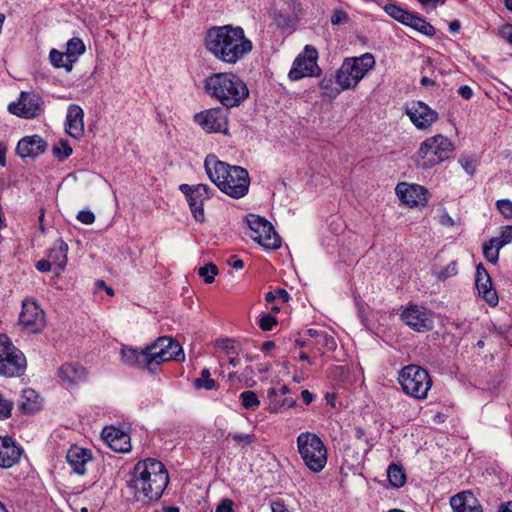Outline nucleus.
I'll list each match as a JSON object with an SVG mask.
<instances>
[{"mask_svg": "<svg viewBox=\"0 0 512 512\" xmlns=\"http://www.w3.org/2000/svg\"><path fill=\"white\" fill-rule=\"evenodd\" d=\"M206 50L218 61L235 64L253 48L242 27L233 25L213 26L204 38Z\"/></svg>", "mask_w": 512, "mask_h": 512, "instance_id": "1", "label": "nucleus"}, {"mask_svg": "<svg viewBox=\"0 0 512 512\" xmlns=\"http://www.w3.org/2000/svg\"><path fill=\"white\" fill-rule=\"evenodd\" d=\"M272 512H291L282 501H274L271 503Z\"/></svg>", "mask_w": 512, "mask_h": 512, "instance_id": "60", "label": "nucleus"}, {"mask_svg": "<svg viewBox=\"0 0 512 512\" xmlns=\"http://www.w3.org/2000/svg\"><path fill=\"white\" fill-rule=\"evenodd\" d=\"M66 52H60L57 49H52L49 53V59L51 64L56 68H64L67 72L72 71L73 62L67 58Z\"/></svg>", "mask_w": 512, "mask_h": 512, "instance_id": "32", "label": "nucleus"}, {"mask_svg": "<svg viewBox=\"0 0 512 512\" xmlns=\"http://www.w3.org/2000/svg\"><path fill=\"white\" fill-rule=\"evenodd\" d=\"M458 94L465 100H469L473 96V90L468 85H463L459 87Z\"/></svg>", "mask_w": 512, "mask_h": 512, "instance_id": "55", "label": "nucleus"}, {"mask_svg": "<svg viewBox=\"0 0 512 512\" xmlns=\"http://www.w3.org/2000/svg\"><path fill=\"white\" fill-rule=\"evenodd\" d=\"M268 398H269V410L270 412L277 413L283 408L282 400L278 397V391L275 388H270L268 390Z\"/></svg>", "mask_w": 512, "mask_h": 512, "instance_id": "40", "label": "nucleus"}, {"mask_svg": "<svg viewBox=\"0 0 512 512\" xmlns=\"http://www.w3.org/2000/svg\"><path fill=\"white\" fill-rule=\"evenodd\" d=\"M317 344H320L322 347L326 348L329 351L336 349V341L334 337L323 332L317 340Z\"/></svg>", "mask_w": 512, "mask_h": 512, "instance_id": "42", "label": "nucleus"}, {"mask_svg": "<svg viewBox=\"0 0 512 512\" xmlns=\"http://www.w3.org/2000/svg\"><path fill=\"white\" fill-rule=\"evenodd\" d=\"M58 377L66 388H74L85 381L86 371L78 364L65 363L59 367Z\"/></svg>", "mask_w": 512, "mask_h": 512, "instance_id": "23", "label": "nucleus"}, {"mask_svg": "<svg viewBox=\"0 0 512 512\" xmlns=\"http://www.w3.org/2000/svg\"><path fill=\"white\" fill-rule=\"evenodd\" d=\"M46 141L39 135H31L22 138L16 147V153L21 158H35L45 152Z\"/></svg>", "mask_w": 512, "mask_h": 512, "instance_id": "21", "label": "nucleus"}, {"mask_svg": "<svg viewBox=\"0 0 512 512\" xmlns=\"http://www.w3.org/2000/svg\"><path fill=\"white\" fill-rule=\"evenodd\" d=\"M204 166L209 179L223 193L235 199L242 198L248 193L250 177L243 167L229 165L218 160L215 155H208Z\"/></svg>", "mask_w": 512, "mask_h": 512, "instance_id": "3", "label": "nucleus"}, {"mask_svg": "<svg viewBox=\"0 0 512 512\" xmlns=\"http://www.w3.org/2000/svg\"><path fill=\"white\" fill-rule=\"evenodd\" d=\"M453 512H483L482 506L470 491L460 492L450 499Z\"/></svg>", "mask_w": 512, "mask_h": 512, "instance_id": "26", "label": "nucleus"}, {"mask_svg": "<svg viewBox=\"0 0 512 512\" xmlns=\"http://www.w3.org/2000/svg\"><path fill=\"white\" fill-rule=\"evenodd\" d=\"M404 25L409 26L427 36H434L436 33L435 28L430 23H428L424 18L411 12Z\"/></svg>", "mask_w": 512, "mask_h": 512, "instance_id": "31", "label": "nucleus"}, {"mask_svg": "<svg viewBox=\"0 0 512 512\" xmlns=\"http://www.w3.org/2000/svg\"><path fill=\"white\" fill-rule=\"evenodd\" d=\"M374 65L375 59L370 53H365L360 57L347 58L336 73V83L341 90L353 89Z\"/></svg>", "mask_w": 512, "mask_h": 512, "instance_id": "7", "label": "nucleus"}, {"mask_svg": "<svg viewBox=\"0 0 512 512\" xmlns=\"http://www.w3.org/2000/svg\"><path fill=\"white\" fill-rule=\"evenodd\" d=\"M215 512H234L233 502L230 499H223L217 506Z\"/></svg>", "mask_w": 512, "mask_h": 512, "instance_id": "52", "label": "nucleus"}, {"mask_svg": "<svg viewBox=\"0 0 512 512\" xmlns=\"http://www.w3.org/2000/svg\"><path fill=\"white\" fill-rule=\"evenodd\" d=\"M194 121L206 133H223L228 131V117L222 108H212L194 115Z\"/></svg>", "mask_w": 512, "mask_h": 512, "instance_id": "14", "label": "nucleus"}, {"mask_svg": "<svg viewBox=\"0 0 512 512\" xmlns=\"http://www.w3.org/2000/svg\"><path fill=\"white\" fill-rule=\"evenodd\" d=\"M398 382L407 395L419 400L427 398L432 386L429 373L418 365L403 367L399 372Z\"/></svg>", "mask_w": 512, "mask_h": 512, "instance_id": "8", "label": "nucleus"}, {"mask_svg": "<svg viewBox=\"0 0 512 512\" xmlns=\"http://www.w3.org/2000/svg\"><path fill=\"white\" fill-rule=\"evenodd\" d=\"M205 90L227 108L239 106L249 95L246 84L233 73L212 74L205 80Z\"/></svg>", "mask_w": 512, "mask_h": 512, "instance_id": "4", "label": "nucleus"}, {"mask_svg": "<svg viewBox=\"0 0 512 512\" xmlns=\"http://www.w3.org/2000/svg\"><path fill=\"white\" fill-rule=\"evenodd\" d=\"M384 11L396 21L405 24L410 12L395 5V4H387L384 7Z\"/></svg>", "mask_w": 512, "mask_h": 512, "instance_id": "35", "label": "nucleus"}, {"mask_svg": "<svg viewBox=\"0 0 512 512\" xmlns=\"http://www.w3.org/2000/svg\"><path fill=\"white\" fill-rule=\"evenodd\" d=\"M276 319L270 314L263 315L259 320V326L263 331H270L276 325Z\"/></svg>", "mask_w": 512, "mask_h": 512, "instance_id": "47", "label": "nucleus"}, {"mask_svg": "<svg viewBox=\"0 0 512 512\" xmlns=\"http://www.w3.org/2000/svg\"><path fill=\"white\" fill-rule=\"evenodd\" d=\"M147 353L150 363V371L154 367L170 360H184V354L180 344L171 337H159L151 345H147Z\"/></svg>", "mask_w": 512, "mask_h": 512, "instance_id": "10", "label": "nucleus"}, {"mask_svg": "<svg viewBox=\"0 0 512 512\" xmlns=\"http://www.w3.org/2000/svg\"><path fill=\"white\" fill-rule=\"evenodd\" d=\"M68 245L62 239H57L48 253L51 264L59 270H63L67 264Z\"/></svg>", "mask_w": 512, "mask_h": 512, "instance_id": "30", "label": "nucleus"}, {"mask_svg": "<svg viewBox=\"0 0 512 512\" xmlns=\"http://www.w3.org/2000/svg\"><path fill=\"white\" fill-rule=\"evenodd\" d=\"M395 191L399 199L409 207L418 206L427 201V189L417 184L399 183Z\"/></svg>", "mask_w": 512, "mask_h": 512, "instance_id": "18", "label": "nucleus"}, {"mask_svg": "<svg viewBox=\"0 0 512 512\" xmlns=\"http://www.w3.org/2000/svg\"><path fill=\"white\" fill-rule=\"evenodd\" d=\"M438 222L442 225V226H445V227H453L456 225V222L454 221V219L447 213V212H443L440 216H439V220Z\"/></svg>", "mask_w": 512, "mask_h": 512, "instance_id": "53", "label": "nucleus"}, {"mask_svg": "<svg viewBox=\"0 0 512 512\" xmlns=\"http://www.w3.org/2000/svg\"><path fill=\"white\" fill-rule=\"evenodd\" d=\"M496 206L499 210V212L505 217V218H511L512 217V201L509 199H500L496 202Z\"/></svg>", "mask_w": 512, "mask_h": 512, "instance_id": "41", "label": "nucleus"}, {"mask_svg": "<svg viewBox=\"0 0 512 512\" xmlns=\"http://www.w3.org/2000/svg\"><path fill=\"white\" fill-rule=\"evenodd\" d=\"M457 272L458 270L456 262H451L438 273L437 278L444 281L449 277L455 276Z\"/></svg>", "mask_w": 512, "mask_h": 512, "instance_id": "45", "label": "nucleus"}, {"mask_svg": "<svg viewBox=\"0 0 512 512\" xmlns=\"http://www.w3.org/2000/svg\"><path fill=\"white\" fill-rule=\"evenodd\" d=\"M488 243L493 247L495 248L496 250H500L502 247H504L505 245H507V241H504V239L499 236V237H495V238H492L488 241Z\"/></svg>", "mask_w": 512, "mask_h": 512, "instance_id": "58", "label": "nucleus"}, {"mask_svg": "<svg viewBox=\"0 0 512 512\" xmlns=\"http://www.w3.org/2000/svg\"><path fill=\"white\" fill-rule=\"evenodd\" d=\"M247 224L250 229L249 236L265 249L276 250L281 246L279 235L265 218L250 214L247 218Z\"/></svg>", "mask_w": 512, "mask_h": 512, "instance_id": "11", "label": "nucleus"}, {"mask_svg": "<svg viewBox=\"0 0 512 512\" xmlns=\"http://www.w3.org/2000/svg\"><path fill=\"white\" fill-rule=\"evenodd\" d=\"M19 324L23 330L32 334L39 333L45 328V313L34 300L25 299L22 302Z\"/></svg>", "mask_w": 512, "mask_h": 512, "instance_id": "13", "label": "nucleus"}, {"mask_svg": "<svg viewBox=\"0 0 512 512\" xmlns=\"http://www.w3.org/2000/svg\"><path fill=\"white\" fill-rule=\"evenodd\" d=\"M42 401L38 393L31 388L22 391L19 408L27 414H32L40 410Z\"/></svg>", "mask_w": 512, "mask_h": 512, "instance_id": "29", "label": "nucleus"}, {"mask_svg": "<svg viewBox=\"0 0 512 512\" xmlns=\"http://www.w3.org/2000/svg\"><path fill=\"white\" fill-rule=\"evenodd\" d=\"M454 151V145L447 137L437 134L425 139L414 155L416 165L430 169L448 160Z\"/></svg>", "mask_w": 512, "mask_h": 512, "instance_id": "5", "label": "nucleus"}, {"mask_svg": "<svg viewBox=\"0 0 512 512\" xmlns=\"http://www.w3.org/2000/svg\"><path fill=\"white\" fill-rule=\"evenodd\" d=\"M348 15L343 10H335L331 16V23L333 25L345 24L348 22Z\"/></svg>", "mask_w": 512, "mask_h": 512, "instance_id": "50", "label": "nucleus"}, {"mask_svg": "<svg viewBox=\"0 0 512 512\" xmlns=\"http://www.w3.org/2000/svg\"><path fill=\"white\" fill-rule=\"evenodd\" d=\"M499 512H512V501L501 504Z\"/></svg>", "mask_w": 512, "mask_h": 512, "instance_id": "64", "label": "nucleus"}, {"mask_svg": "<svg viewBox=\"0 0 512 512\" xmlns=\"http://www.w3.org/2000/svg\"><path fill=\"white\" fill-rule=\"evenodd\" d=\"M121 359L127 365L135 366L140 369H148L150 371L147 347L141 350L123 347L121 350Z\"/></svg>", "mask_w": 512, "mask_h": 512, "instance_id": "28", "label": "nucleus"}, {"mask_svg": "<svg viewBox=\"0 0 512 512\" xmlns=\"http://www.w3.org/2000/svg\"><path fill=\"white\" fill-rule=\"evenodd\" d=\"M102 438L115 452L126 453L131 450L130 436L118 428H104L102 431Z\"/></svg>", "mask_w": 512, "mask_h": 512, "instance_id": "19", "label": "nucleus"}, {"mask_svg": "<svg viewBox=\"0 0 512 512\" xmlns=\"http://www.w3.org/2000/svg\"><path fill=\"white\" fill-rule=\"evenodd\" d=\"M401 319L417 332H426L433 328V313L415 304H410L403 310Z\"/></svg>", "mask_w": 512, "mask_h": 512, "instance_id": "16", "label": "nucleus"}, {"mask_svg": "<svg viewBox=\"0 0 512 512\" xmlns=\"http://www.w3.org/2000/svg\"><path fill=\"white\" fill-rule=\"evenodd\" d=\"M194 385L197 389L204 388L206 390H213L217 388V384L215 380L211 378V374L208 369H203L201 371V376L195 379Z\"/></svg>", "mask_w": 512, "mask_h": 512, "instance_id": "36", "label": "nucleus"}, {"mask_svg": "<svg viewBox=\"0 0 512 512\" xmlns=\"http://www.w3.org/2000/svg\"><path fill=\"white\" fill-rule=\"evenodd\" d=\"M476 288L479 292V295L490 305L495 306L498 303V296L496 291L492 288L491 278L484 268V266L480 263L476 267Z\"/></svg>", "mask_w": 512, "mask_h": 512, "instance_id": "20", "label": "nucleus"}, {"mask_svg": "<svg viewBox=\"0 0 512 512\" xmlns=\"http://www.w3.org/2000/svg\"><path fill=\"white\" fill-rule=\"evenodd\" d=\"M276 298L281 299L283 302H288L290 299V296L286 290L281 289V288H279L275 291H270L265 295V300L267 302H272Z\"/></svg>", "mask_w": 512, "mask_h": 512, "instance_id": "43", "label": "nucleus"}, {"mask_svg": "<svg viewBox=\"0 0 512 512\" xmlns=\"http://www.w3.org/2000/svg\"><path fill=\"white\" fill-rule=\"evenodd\" d=\"M232 438L241 447H246L255 441L253 434L236 433L232 435Z\"/></svg>", "mask_w": 512, "mask_h": 512, "instance_id": "46", "label": "nucleus"}, {"mask_svg": "<svg viewBox=\"0 0 512 512\" xmlns=\"http://www.w3.org/2000/svg\"><path fill=\"white\" fill-rule=\"evenodd\" d=\"M317 50L312 46H305L304 53L296 57L288 77L292 81L300 80L304 77L316 76L320 69L317 65Z\"/></svg>", "mask_w": 512, "mask_h": 512, "instance_id": "12", "label": "nucleus"}, {"mask_svg": "<svg viewBox=\"0 0 512 512\" xmlns=\"http://www.w3.org/2000/svg\"><path fill=\"white\" fill-rule=\"evenodd\" d=\"M217 344L227 354L236 353V342L232 339H223L219 341Z\"/></svg>", "mask_w": 512, "mask_h": 512, "instance_id": "49", "label": "nucleus"}, {"mask_svg": "<svg viewBox=\"0 0 512 512\" xmlns=\"http://www.w3.org/2000/svg\"><path fill=\"white\" fill-rule=\"evenodd\" d=\"M77 220L85 225H91L95 221V215L90 210H82L77 214Z\"/></svg>", "mask_w": 512, "mask_h": 512, "instance_id": "48", "label": "nucleus"}, {"mask_svg": "<svg viewBox=\"0 0 512 512\" xmlns=\"http://www.w3.org/2000/svg\"><path fill=\"white\" fill-rule=\"evenodd\" d=\"M66 132L73 138L79 139L84 134V111L76 105L68 107L66 115Z\"/></svg>", "mask_w": 512, "mask_h": 512, "instance_id": "24", "label": "nucleus"}, {"mask_svg": "<svg viewBox=\"0 0 512 512\" xmlns=\"http://www.w3.org/2000/svg\"><path fill=\"white\" fill-rule=\"evenodd\" d=\"M227 263L234 269L240 270L244 267V262L239 259L237 256L233 255L228 260Z\"/></svg>", "mask_w": 512, "mask_h": 512, "instance_id": "59", "label": "nucleus"}, {"mask_svg": "<svg viewBox=\"0 0 512 512\" xmlns=\"http://www.w3.org/2000/svg\"><path fill=\"white\" fill-rule=\"evenodd\" d=\"M483 255L487 261L490 263H497L499 252L495 248H493L488 242H486L483 246Z\"/></svg>", "mask_w": 512, "mask_h": 512, "instance_id": "44", "label": "nucleus"}, {"mask_svg": "<svg viewBox=\"0 0 512 512\" xmlns=\"http://www.w3.org/2000/svg\"><path fill=\"white\" fill-rule=\"evenodd\" d=\"M405 112L416 128H429L438 119V113L422 101H412L406 105Z\"/></svg>", "mask_w": 512, "mask_h": 512, "instance_id": "17", "label": "nucleus"}, {"mask_svg": "<svg viewBox=\"0 0 512 512\" xmlns=\"http://www.w3.org/2000/svg\"><path fill=\"white\" fill-rule=\"evenodd\" d=\"M240 399L242 401V405L246 409H255L260 405L257 394L250 390L242 392L240 394Z\"/></svg>", "mask_w": 512, "mask_h": 512, "instance_id": "38", "label": "nucleus"}, {"mask_svg": "<svg viewBox=\"0 0 512 512\" xmlns=\"http://www.w3.org/2000/svg\"><path fill=\"white\" fill-rule=\"evenodd\" d=\"M209 186L206 184H198L195 186L194 192L187 198L191 213L197 222L205 221L204 202L210 198Z\"/></svg>", "mask_w": 512, "mask_h": 512, "instance_id": "22", "label": "nucleus"}, {"mask_svg": "<svg viewBox=\"0 0 512 512\" xmlns=\"http://www.w3.org/2000/svg\"><path fill=\"white\" fill-rule=\"evenodd\" d=\"M419 4L425 8H436L438 5H443L446 0H417Z\"/></svg>", "mask_w": 512, "mask_h": 512, "instance_id": "56", "label": "nucleus"}, {"mask_svg": "<svg viewBox=\"0 0 512 512\" xmlns=\"http://www.w3.org/2000/svg\"><path fill=\"white\" fill-rule=\"evenodd\" d=\"M180 191L188 198L190 195H192V192L195 190V186H190L188 184H181L179 186Z\"/></svg>", "mask_w": 512, "mask_h": 512, "instance_id": "62", "label": "nucleus"}, {"mask_svg": "<svg viewBox=\"0 0 512 512\" xmlns=\"http://www.w3.org/2000/svg\"><path fill=\"white\" fill-rule=\"evenodd\" d=\"M86 51L85 44L80 38L73 37L66 44L67 58L71 59L73 64L78 60L79 56Z\"/></svg>", "mask_w": 512, "mask_h": 512, "instance_id": "33", "label": "nucleus"}, {"mask_svg": "<svg viewBox=\"0 0 512 512\" xmlns=\"http://www.w3.org/2000/svg\"><path fill=\"white\" fill-rule=\"evenodd\" d=\"M168 482V472L163 463L147 458L135 465L129 487L138 501L150 503L162 496Z\"/></svg>", "mask_w": 512, "mask_h": 512, "instance_id": "2", "label": "nucleus"}, {"mask_svg": "<svg viewBox=\"0 0 512 512\" xmlns=\"http://www.w3.org/2000/svg\"><path fill=\"white\" fill-rule=\"evenodd\" d=\"M21 452L22 450L10 437L0 436V467H12L20 460Z\"/></svg>", "mask_w": 512, "mask_h": 512, "instance_id": "27", "label": "nucleus"}, {"mask_svg": "<svg viewBox=\"0 0 512 512\" xmlns=\"http://www.w3.org/2000/svg\"><path fill=\"white\" fill-rule=\"evenodd\" d=\"M66 459L75 473L83 475L87 470V464L92 461V454L88 449L72 446L67 451Z\"/></svg>", "mask_w": 512, "mask_h": 512, "instance_id": "25", "label": "nucleus"}, {"mask_svg": "<svg viewBox=\"0 0 512 512\" xmlns=\"http://www.w3.org/2000/svg\"><path fill=\"white\" fill-rule=\"evenodd\" d=\"M500 236L509 244L512 241V226H506Z\"/></svg>", "mask_w": 512, "mask_h": 512, "instance_id": "61", "label": "nucleus"}, {"mask_svg": "<svg viewBox=\"0 0 512 512\" xmlns=\"http://www.w3.org/2000/svg\"><path fill=\"white\" fill-rule=\"evenodd\" d=\"M459 163L468 174L472 175L475 172V163L473 160L469 158H460Z\"/></svg>", "mask_w": 512, "mask_h": 512, "instance_id": "51", "label": "nucleus"}, {"mask_svg": "<svg viewBox=\"0 0 512 512\" xmlns=\"http://www.w3.org/2000/svg\"><path fill=\"white\" fill-rule=\"evenodd\" d=\"M274 20L278 26H285L288 22V19L285 16H283L281 13L275 14Z\"/></svg>", "mask_w": 512, "mask_h": 512, "instance_id": "63", "label": "nucleus"}, {"mask_svg": "<svg viewBox=\"0 0 512 512\" xmlns=\"http://www.w3.org/2000/svg\"><path fill=\"white\" fill-rule=\"evenodd\" d=\"M52 152L57 159L63 161L72 154V147L67 140H60L53 146Z\"/></svg>", "mask_w": 512, "mask_h": 512, "instance_id": "37", "label": "nucleus"}, {"mask_svg": "<svg viewBox=\"0 0 512 512\" xmlns=\"http://www.w3.org/2000/svg\"><path fill=\"white\" fill-rule=\"evenodd\" d=\"M387 476L390 484L396 488L402 487L406 482V476L402 467L396 464L389 465Z\"/></svg>", "mask_w": 512, "mask_h": 512, "instance_id": "34", "label": "nucleus"}, {"mask_svg": "<svg viewBox=\"0 0 512 512\" xmlns=\"http://www.w3.org/2000/svg\"><path fill=\"white\" fill-rule=\"evenodd\" d=\"M8 110L16 116L32 119L43 112V100L34 92H21L18 101L10 103Z\"/></svg>", "mask_w": 512, "mask_h": 512, "instance_id": "15", "label": "nucleus"}, {"mask_svg": "<svg viewBox=\"0 0 512 512\" xmlns=\"http://www.w3.org/2000/svg\"><path fill=\"white\" fill-rule=\"evenodd\" d=\"M502 38L512 44V24H505L499 31Z\"/></svg>", "mask_w": 512, "mask_h": 512, "instance_id": "54", "label": "nucleus"}, {"mask_svg": "<svg viewBox=\"0 0 512 512\" xmlns=\"http://www.w3.org/2000/svg\"><path fill=\"white\" fill-rule=\"evenodd\" d=\"M25 355L5 334H0V376L19 377L25 373Z\"/></svg>", "mask_w": 512, "mask_h": 512, "instance_id": "9", "label": "nucleus"}, {"mask_svg": "<svg viewBox=\"0 0 512 512\" xmlns=\"http://www.w3.org/2000/svg\"><path fill=\"white\" fill-rule=\"evenodd\" d=\"M218 273V268L213 263H208L199 268L198 274L201 276L207 284H211L214 281L215 276Z\"/></svg>", "mask_w": 512, "mask_h": 512, "instance_id": "39", "label": "nucleus"}, {"mask_svg": "<svg viewBox=\"0 0 512 512\" xmlns=\"http://www.w3.org/2000/svg\"><path fill=\"white\" fill-rule=\"evenodd\" d=\"M52 264L49 259H43L36 263V269L40 272H49L52 268Z\"/></svg>", "mask_w": 512, "mask_h": 512, "instance_id": "57", "label": "nucleus"}, {"mask_svg": "<svg viewBox=\"0 0 512 512\" xmlns=\"http://www.w3.org/2000/svg\"><path fill=\"white\" fill-rule=\"evenodd\" d=\"M296 443L305 466L312 472H321L327 464V449L323 441L314 433L302 432Z\"/></svg>", "mask_w": 512, "mask_h": 512, "instance_id": "6", "label": "nucleus"}]
</instances>
